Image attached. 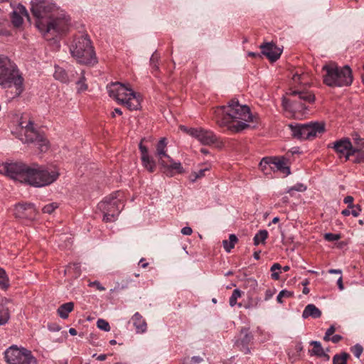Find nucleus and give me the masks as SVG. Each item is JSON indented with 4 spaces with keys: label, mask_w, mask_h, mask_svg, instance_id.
Masks as SVG:
<instances>
[{
    "label": "nucleus",
    "mask_w": 364,
    "mask_h": 364,
    "mask_svg": "<svg viewBox=\"0 0 364 364\" xmlns=\"http://www.w3.org/2000/svg\"><path fill=\"white\" fill-rule=\"evenodd\" d=\"M0 173L36 188L54 183L60 176L58 169L53 166L33 164L28 166L23 162H4L0 164Z\"/></svg>",
    "instance_id": "f257e3e1"
},
{
    "label": "nucleus",
    "mask_w": 364,
    "mask_h": 364,
    "mask_svg": "<svg viewBox=\"0 0 364 364\" xmlns=\"http://www.w3.org/2000/svg\"><path fill=\"white\" fill-rule=\"evenodd\" d=\"M31 12L36 18V26L45 38L48 34L53 38L68 30L70 18L65 15L55 16L54 4L48 0H31Z\"/></svg>",
    "instance_id": "f03ea898"
},
{
    "label": "nucleus",
    "mask_w": 364,
    "mask_h": 364,
    "mask_svg": "<svg viewBox=\"0 0 364 364\" xmlns=\"http://www.w3.org/2000/svg\"><path fill=\"white\" fill-rule=\"evenodd\" d=\"M215 114L217 124L232 133H238L248 128L249 122H257L250 107L240 104L235 98L230 100L228 105L217 107Z\"/></svg>",
    "instance_id": "7ed1b4c3"
},
{
    "label": "nucleus",
    "mask_w": 364,
    "mask_h": 364,
    "mask_svg": "<svg viewBox=\"0 0 364 364\" xmlns=\"http://www.w3.org/2000/svg\"><path fill=\"white\" fill-rule=\"evenodd\" d=\"M0 86L14 87V97H19L25 90L24 78L16 64L5 55L0 54Z\"/></svg>",
    "instance_id": "20e7f679"
},
{
    "label": "nucleus",
    "mask_w": 364,
    "mask_h": 364,
    "mask_svg": "<svg viewBox=\"0 0 364 364\" xmlns=\"http://www.w3.org/2000/svg\"><path fill=\"white\" fill-rule=\"evenodd\" d=\"M289 97H282V105L285 111L295 112L308 109L307 104L314 103L316 97L314 94L304 88L289 89L287 92Z\"/></svg>",
    "instance_id": "39448f33"
},
{
    "label": "nucleus",
    "mask_w": 364,
    "mask_h": 364,
    "mask_svg": "<svg viewBox=\"0 0 364 364\" xmlns=\"http://www.w3.org/2000/svg\"><path fill=\"white\" fill-rule=\"evenodd\" d=\"M325 74L323 83L329 87L349 86L353 82L352 70L348 65L338 67L334 63L325 64L322 68Z\"/></svg>",
    "instance_id": "423d86ee"
},
{
    "label": "nucleus",
    "mask_w": 364,
    "mask_h": 364,
    "mask_svg": "<svg viewBox=\"0 0 364 364\" xmlns=\"http://www.w3.org/2000/svg\"><path fill=\"white\" fill-rule=\"evenodd\" d=\"M109 97L125 105L129 110H137L141 107L140 95L131 88L119 82L107 86Z\"/></svg>",
    "instance_id": "0eeeda50"
},
{
    "label": "nucleus",
    "mask_w": 364,
    "mask_h": 364,
    "mask_svg": "<svg viewBox=\"0 0 364 364\" xmlns=\"http://www.w3.org/2000/svg\"><path fill=\"white\" fill-rule=\"evenodd\" d=\"M70 51L72 56L80 64L93 65L97 63L93 47L87 36L75 38L70 46Z\"/></svg>",
    "instance_id": "6e6552de"
},
{
    "label": "nucleus",
    "mask_w": 364,
    "mask_h": 364,
    "mask_svg": "<svg viewBox=\"0 0 364 364\" xmlns=\"http://www.w3.org/2000/svg\"><path fill=\"white\" fill-rule=\"evenodd\" d=\"M122 193L117 191L105 198L97 205V208L103 213L102 220L105 223L114 222L124 208Z\"/></svg>",
    "instance_id": "1a4fd4ad"
},
{
    "label": "nucleus",
    "mask_w": 364,
    "mask_h": 364,
    "mask_svg": "<svg viewBox=\"0 0 364 364\" xmlns=\"http://www.w3.org/2000/svg\"><path fill=\"white\" fill-rule=\"evenodd\" d=\"M292 136L298 139L311 140L325 132L323 122H311L306 124H296L289 125Z\"/></svg>",
    "instance_id": "9d476101"
},
{
    "label": "nucleus",
    "mask_w": 364,
    "mask_h": 364,
    "mask_svg": "<svg viewBox=\"0 0 364 364\" xmlns=\"http://www.w3.org/2000/svg\"><path fill=\"white\" fill-rule=\"evenodd\" d=\"M4 358L8 364H38L31 350L16 345L9 347L5 350Z\"/></svg>",
    "instance_id": "9b49d317"
},
{
    "label": "nucleus",
    "mask_w": 364,
    "mask_h": 364,
    "mask_svg": "<svg viewBox=\"0 0 364 364\" xmlns=\"http://www.w3.org/2000/svg\"><path fill=\"white\" fill-rule=\"evenodd\" d=\"M25 141L27 143H33L41 152H45L48 149V141L43 134L33 128V123L29 121L24 127Z\"/></svg>",
    "instance_id": "f8f14e48"
},
{
    "label": "nucleus",
    "mask_w": 364,
    "mask_h": 364,
    "mask_svg": "<svg viewBox=\"0 0 364 364\" xmlns=\"http://www.w3.org/2000/svg\"><path fill=\"white\" fill-rule=\"evenodd\" d=\"M184 130L189 135L197 139L203 145H211L218 140L217 136L213 132L202 128H185Z\"/></svg>",
    "instance_id": "ddd939ff"
},
{
    "label": "nucleus",
    "mask_w": 364,
    "mask_h": 364,
    "mask_svg": "<svg viewBox=\"0 0 364 364\" xmlns=\"http://www.w3.org/2000/svg\"><path fill=\"white\" fill-rule=\"evenodd\" d=\"M38 211L33 203H19L15 205L14 215L16 218L33 220L36 218Z\"/></svg>",
    "instance_id": "4468645a"
},
{
    "label": "nucleus",
    "mask_w": 364,
    "mask_h": 364,
    "mask_svg": "<svg viewBox=\"0 0 364 364\" xmlns=\"http://www.w3.org/2000/svg\"><path fill=\"white\" fill-rule=\"evenodd\" d=\"M252 339L253 337L250 333L249 328H244L241 329L238 335V338L235 341V345L245 354H249L251 352L249 345L252 342Z\"/></svg>",
    "instance_id": "2eb2a0df"
},
{
    "label": "nucleus",
    "mask_w": 364,
    "mask_h": 364,
    "mask_svg": "<svg viewBox=\"0 0 364 364\" xmlns=\"http://www.w3.org/2000/svg\"><path fill=\"white\" fill-rule=\"evenodd\" d=\"M261 53L265 55L271 62L277 61L282 53V50L273 43H265L259 46Z\"/></svg>",
    "instance_id": "dca6fc26"
},
{
    "label": "nucleus",
    "mask_w": 364,
    "mask_h": 364,
    "mask_svg": "<svg viewBox=\"0 0 364 364\" xmlns=\"http://www.w3.org/2000/svg\"><path fill=\"white\" fill-rule=\"evenodd\" d=\"M139 149L141 154V159L143 166L149 172H154L156 166V162L149 156L147 147L143 145L142 141H141L139 145Z\"/></svg>",
    "instance_id": "f3484780"
},
{
    "label": "nucleus",
    "mask_w": 364,
    "mask_h": 364,
    "mask_svg": "<svg viewBox=\"0 0 364 364\" xmlns=\"http://www.w3.org/2000/svg\"><path fill=\"white\" fill-rule=\"evenodd\" d=\"M328 147H332L334 150L340 154V157L345 156L348 152H350L353 145L348 138H343L340 140L336 141L333 146L328 145Z\"/></svg>",
    "instance_id": "a211bd4d"
},
{
    "label": "nucleus",
    "mask_w": 364,
    "mask_h": 364,
    "mask_svg": "<svg viewBox=\"0 0 364 364\" xmlns=\"http://www.w3.org/2000/svg\"><path fill=\"white\" fill-rule=\"evenodd\" d=\"M166 139L161 138L156 145L155 156L158 159L160 165H166V159H170V156L166 154Z\"/></svg>",
    "instance_id": "6ab92c4d"
},
{
    "label": "nucleus",
    "mask_w": 364,
    "mask_h": 364,
    "mask_svg": "<svg viewBox=\"0 0 364 364\" xmlns=\"http://www.w3.org/2000/svg\"><path fill=\"white\" fill-rule=\"evenodd\" d=\"M53 76L56 80L63 83H68L75 80V74L72 70H70L69 73H68L59 66L55 67Z\"/></svg>",
    "instance_id": "aec40b11"
},
{
    "label": "nucleus",
    "mask_w": 364,
    "mask_h": 364,
    "mask_svg": "<svg viewBox=\"0 0 364 364\" xmlns=\"http://www.w3.org/2000/svg\"><path fill=\"white\" fill-rule=\"evenodd\" d=\"M166 165L161 166L165 168L164 173L168 176H173V171H176L178 173H182L184 171L183 168L181 166V164L180 162L173 161V160L171 157L170 159H166Z\"/></svg>",
    "instance_id": "412c9836"
},
{
    "label": "nucleus",
    "mask_w": 364,
    "mask_h": 364,
    "mask_svg": "<svg viewBox=\"0 0 364 364\" xmlns=\"http://www.w3.org/2000/svg\"><path fill=\"white\" fill-rule=\"evenodd\" d=\"M309 344L310 346H313L312 349L309 350V354L310 356L323 358L326 360H329V355L325 352L323 348L322 347L319 341H312L309 343Z\"/></svg>",
    "instance_id": "4be33fe9"
},
{
    "label": "nucleus",
    "mask_w": 364,
    "mask_h": 364,
    "mask_svg": "<svg viewBox=\"0 0 364 364\" xmlns=\"http://www.w3.org/2000/svg\"><path fill=\"white\" fill-rule=\"evenodd\" d=\"M359 141L361 142L360 146H353L350 152H348V154L346 155V161L348 160L350 156L356 154L355 159L354 160L355 163H361L364 161V139H359Z\"/></svg>",
    "instance_id": "5701e85b"
},
{
    "label": "nucleus",
    "mask_w": 364,
    "mask_h": 364,
    "mask_svg": "<svg viewBox=\"0 0 364 364\" xmlns=\"http://www.w3.org/2000/svg\"><path fill=\"white\" fill-rule=\"evenodd\" d=\"M272 171H279L282 173L286 176L290 174V168L288 166H287L286 162L284 159H279L277 157H273L272 161Z\"/></svg>",
    "instance_id": "b1692460"
},
{
    "label": "nucleus",
    "mask_w": 364,
    "mask_h": 364,
    "mask_svg": "<svg viewBox=\"0 0 364 364\" xmlns=\"http://www.w3.org/2000/svg\"><path fill=\"white\" fill-rule=\"evenodd\" d=\"M321 311L314 304H308L302 314L303 318H307L311 317L313 318H318L321 316Z\"/></svg>",
    "instance_id": "393cba45"
},
{
    "label": "nucleus",
    "mask_w": 364,
    "mask_h": 364,
    "mask_svg": "<svg viewBox=\"0 0 364 364\" xmlns=\"http://www.w3.org/2000/svg\"><path fill=\"white\" fill-rule=\"evenodd\" d=\"M272 161L273 157H264L261 160L259 166L264 174H269L272 171Z\"/></svg>",
    "instance_id": "a878e982"
},
{
    "label": "nucleus",
    "mask_w": 364,
    "mask_h": 364,
    "mask_svg": "<svg viewBox=\"0 0 364 364\" xmlns=\"http://www.w3.org/2000/svg\"><path fill=\"white\" fill-rule=\"evenodd\" d=\"M74 304L73 302H68L62 304L58 309V315L62 318H67L68 317V314L73 310Z\"/></svg>",
    "instance_id": "bb28decb"
},
{
    "label": "nucleus",
    "mask_w": 364,
    "mask_h": 364,
    "mask_svg": "<svg viewBox=\"0 0 364 364\" xmlns=\"http://www.w3.org/2000/svg\"><path fill=\"white\" fill-rule=\"evenodd\" d=\"M80 273V266L79 264H70L65 269V274H72V277L75 278L78 277Z\"/></svg>",
    "instance_id": "cd10ccee"
},
{
    "label": "nucleus",
    "mask_w": 364,
    "mask_h": 364,
    "mask_svg": "<svg viewBox=\"0 0 364 364\" xmlns=\"http://www.w3.org/2000/svg\"><path fill=\"white\" fill-rule=\"evenodd\" d=\"M237 242V237H236V235L234 234H231L229 236V240H225L223 241V247L227 252H230L231 250L234 248L235 245L236 244Z\"/></svg>",
    "instance_id": "c85d7f7f"
},
{
    "label": "nucleus",
    "mask_w": 364,
    "mask_h": 364,
    "mask_svg": "<svg viewBox=\"0 0 364 364\" xmlns=\"http://www.w3.org/2000/svg\"><path fill=\"white\" fill-rule=\"evenodd\" d=\"M268 237V232L266 230H260L254 237V245H258L259 243H264Z\"/></svg>",
    "instance_id": "c756f323"
},
{
    "label": "nucleus",
    "mask_w": 364,
    "mask_h": 364,
    "mask_svg": "<svg viewBox=\"0 0 364 364\" xmlns=\"http://www.w3.org/2000/svg\"><path fill=\"white\" fill-rule=\"evenodd\" d=\"M9 287V279L6 271L0 267V287L2 289H6Z\"/></svg>",
    "instance_id": "7c9ffc66"
},
{
    "label": "nucleus",
    "mask_w": 364,
    "mask_h": 364,
    "mask_svg": "<svg viewBox=\"0 0 364 364\" xmlns=\"http://www.w3.org/2000/svg\"><path fill=\"white\" fill-rule=\"evenodd\" d=\"M349 358V354L343 352L340 355H335L333 358V364H347V360Z\"/></svg>",
    "instance_id": "2f4dec72"
},
{
    "label": "nucleus",
    "mask_w": 364,
    "mask_h": 364,
    "mask_svg": "<svg viewBox=\"0 0 364 364\" xmlns=\"http://www.w3.org/2000/svg\"><path fill=\"white\" fill-rule=\"evenodd\" d=\"M133 325L137 333H142L146 331L147 324L145 320H134Z\"/></svg>",
    "instance_id": "473e14b6"
},
{
    "label": "nucleus",
    "mask_w": 364,
    "mask_h": 364,
    "mask_svg": "<svg viewBox=\"0 0 364 364\" xmlns=\"http://www.w3.org/2000/svg\"><path fill=\"white\" fill-rule=\"evenodd\" d=\"M306 190V186L303 183H298L295 186L289 188L287 193H289L291 196H293V191L304 192Z\"/></svg>",
    "instance_id": "72a5a7b5"
},
{
    "label": "nucleus",
    "mask_w": 364,
    "mask_h": 364,
    "mask_svg": "<svg viewBox=\"0 0 364 364\" xmlns=\"http://www.w3.org/2000/svg\"><path fill=\"white\" fill-rule=\"evenodd\" d=\"M85 77L83 75V70H81L79 79L77 80L76 83L77 85V90L78 91H84L87 88V85L85 83Z\"/></svg>",
    "instance_id": "f704fd0d"
},
{
    "label": "nucleus",
    "mask_w": 364,
    "mask_h": 364,
    "mask_svg": "<svg viewBox=\"0 0 364 364\" xmlns=\"http://www.w3.org/2000/svg\"><path fill=\"white\" fill-rule=\"evenodd\" d=\"M242 295V292L238 289L233 290L231 296L230 297L229 304L231 306H234L237 304V300Z\"/></svg>",
    "instance_id": "c9c22d12"
},
{
    "label": "nucleus",
    "mask_w": 364,
    "mask_h": 364,
    "mask_svg": "<svg viewBox=\"0 0 364 364\" xmlns=\"http://www.w3.org/2000/svg\"><path fill=\"white\" fill-rule=\"evenodd\" d=\"M208 168H203V169H200L198 171H195L193 173H192L191 175H190V180L192 181V182H195L197 179L198 178H200L202 177H203L205 176V172L206 171H208Z\"/></svg>",
    "instance_id": "e433bc0d"
},
{
    "label": "nucleus",
    "mask_w": 364,
    "mask_h": 364,
    "mask_svg": "<svg viewBox=\"0 0 364 364\" xmlns=\"http://www.w3.org/2000/svg\"><path fill=\"white\" fill-rule=\"evenodd\" d=\"M11 21L14 26L19 27L23 23L22 17L15 11L11 14Z\"/></svg>",
    "instance_id": "4c0bfd02"
},
{
    "label": "nucleus",
    "mask_w": 364,
    "mask_h": 364,
    "mask_svg": "<svg viewBox=\"0 0 364 364\" xmlns=\"http://www.w3.org/2000/svg\"><path fill=\"white\" fill-rule=\"evenodd\" d=\"M58 208V205L57 203H49L48 205H46L42 208V211H43V213L51 214Z\"/></svg>",
    "instance_id": "58836bf2"
},
{
    "label": "nucleus",
    "mask_w": 364,
    "mask_h": 364,
    "mask_svg": "<svg viewBox=\"0 0 364 364\" xmlns=\"http://www.w3.org/2000/svg\"><path fill=\"white\" fill-rule=\"evenodd\" d=\"M282 268L281 265L279 263H274L270 269L272 272V278L274 280H278L279 279V272H276V270H279Z\"/></svg>",
    "instance_id": "ea45409f"
},
{
    "label": "nucleus",
    "mask_w": 364,
    "mask_h": 364,
    "mask_svg": "<svg viewBox=\"0 0 364 364\" xmlns=\"http://www.w3.org/2000/svg\"><path fill=\"white\" fill-rule=\"evenodd\" d=\"M293 295V293L289 291H287V290H282L279 294L277 295V301L282 304L283 303V301H282V299L283 298H289V297H291Z\"/></svg>",
    "instance_id": "a19ab883"
},
{
    "label": "nucleus",
    "mask_w": 364,
    "mask_h": 364,
    "mask_svg": "<svg viewBox=\"0 0 364 364\" xmlns=\"http://www.w3.org/2000/svg\"><path fill=\"white\" fill-rule=\"evenodd\" d=\"M159 59V55L156 53V52L154 53L150 58V65L153 70H158V61Z\"/></svg>",
    "instance_id": "79ce46f5"
},
{
    "label": "nucleus",
    "mask_w": 364,
    "mask_h": 364,
    "mask_svg": "<svg viewBox=\"0 0 364 364\" xmlns=\"http://www.w3.org/2000/svg\"><path fill=\"white\" fill-rule=\"evenodd\" d=\"M350 350L354 354V355L356 358H359L363 351V348L360 344H355L350 348Z\"/></svg>",
    "instance_id": "37998d69"
},
{
    "label": "nucleus",
    "mask_w": 364,
    "mask_h": 364,
    "mask_svg": "<svg viewBox=\"0 0 364 364\" xmlns=\"http://www.w3.org/2000/svg\"><path fill=\"white\" fill-rule=\"evenodd\" d=\"M97 327L103 331H109L110 330L109 324L107 320H97Z\"/></svg>",
    "instance_id": "c03bdc74"
},
{
    "label": "nucleus",
    "mask_w": 364,
    "mask_h": 364,
    "mask_svg": "<svg viewBox=\"0 0 364 364\" xmlns=\"http://www.w3.org/2000/svg\"><path fill=\"white\" fill-rule=\"evenodd\" d=\"M341 238V235L339 234H333V233H326L324 235V239L329 242L336 241Z\"/></svg>",
    "instance_id": "a18cd8bd"
},
{
    "label": "nucleus",
    "mask_w": 364,
    "mask_h": 364,
    "mask_svg": "<svg viewBox=\"0 0 364 364\" xmlns=\"http://www.w3.org/2000/svg\"><path fill=\"white\" fill-rule=\"evenodd\" d=\"M354 198L351 196H348L345 197L343 202L346 204H348V208H354V204H353Z\"/></svg>",
    "instance_id": "49530a36"
},
{
    "label": "nucleus",
    "mask_w": 364,
    "mask_h": 364,
    "mask_svg": "<svg viewBox=\"0 0 364 364\" xmlns=\"http://www.w3.org/2000/svg\"><path fill=\"white\" fill-rule=\"evenodd\" d=\"M336 329L333 326H331L326 331L324 336V340L328 341L330 340V336H331L334 332Z\"/></svg>",
    "instance_id": "de8ad7c7"
},
{
    "label": "nucleus",
    "mask_w": 364,
    "mask_h": 364,
    "mask_svg": "<svg viewBox=\"0 0 364 364\" xmlns=\"http://www.w3.org/2000/svg\"><path fill=\"white\" fill-rule=\"evenodd\" d=\"M351 214L354 217H358L361 212V207L360 205H354V208H351Z\"/></svg>",
    "instance_id": "09e8293b"
},
{
    "label": "nucleus",
    "mask_w": 364,
    "mask_h": 364,
    "mask_svg": "<svg viewBox=\"0 0 364 364\" xmlns=\"http://www.w3.org/2000/svg\"><path fill=\"white\" fill-rule=\"evenodd\" d=\"M48 328L50 331H58L60 329V326L55 323H50L48 324Z\"/></svg>",
    "instance_id": "8fccbe9b"
},
{
    "label": "nucleus",
    "mask_w": 364,
    "mask_h": 364,
    "mask_svg": "<svg viewBox=\"0 0 364 364\" xmlns=\"http://www.w3.org/2000/svg\"><path fill=\"white\" fill-rule=\"evenodd\" d=\"M89 286L95 287L99 291H105V288L98 281L90 282Z\"/></svg>",
    "instance_id": "3c124183"
},
{
    "label": "nucleus",
    "mask_w": 364,
    "mask_h": 364,
    "mask_svg": "<svg viewBox=\"0 0 364 364\" xmlns=\"http://www.w3.org/2000/svg\"><path fill=\"white\" fill-rule=\"evenodd\" d=\"M193 232L190 227H184L181 229V233L184 235H191Z\"/></svg>",
    "instance_id": "603ef678"
},
{
    "label": "nucleus",
    "mask_w": 364,
    "mask_h": 364,
    "mask_svg": "<svg viewBox=\"0 0 364 364\" xmlns=\"http://www.w3.org/2000/svg\"><path fill=\"white\" fill-rule=\"evenodd\" d=\"M203 360V358L200 356H193L191 359V361L193 364H198L200 363Z\"/></svg>",
    "instance_id": "864d4df0"
},
{
    "label": "nucleus",
    "mask_w": 364,
    "mask_h": 364,
    "mask_svg": "<svg viewBox=\"0 0 364 364\" xmlns=\"http://www.w3.org/2000/svg\"><path fill=\"white\" fill-rule=\"evenodd\" d=\"M341 339L342 336L338 334H336L330 338V340L334 343L339 342Z\"/></svg>",
    "instance_id": "5fc2aeb1"
},
{
    "label": "nucleus",
    "mask_w": 364,
    "mask_h": 364,
    "mask_svg": "<svg viewBox=\"0 0 364 364\" xmlns=\"http://www.w3.org/2000/svg\"><path fill=\"white\" fill-rule=\"evenodd\" d=\"M303 79V75H299L298 73H295L293 77H292V80H294V82H299L301 80Z\"/></svg>",
    "instance_id": "6e6d98bb"
},
{
    "label": "nucleus",
    "mask_w": 364,
    "mask_h": 364,
    "mask_svg": "<svg viewBox=\"0 0 364 364\" xmlns=\"http://www.w3.org/2000/svg\"><path fill=\"white\" fill-rule=\"evenodd\" d=\"M139 265L142 268H146L148 267L149 263L145 262V259L141 258L139 262Z\"/></svg>",
    "instance_id": "4d7b16f0"
},
{
    "label": "nucleus",
    "mask_w": 364,
    "mask_h": 364,
    "mask_svg": "<svg viewBox=\"0 0 364 364\" xmlns=\"http://www.w3.org/2000/svg\"><path fill=\"white\" fill-rule=\"evenodd\" d=\"M337 284L340 290L343 289V279L341 277H339V279L337 281Z\"/></svg>",
    "instance_id": "13d9d810"
},
{
    "label": "nucleus",
    "mask_w": 364,
    "mask_h": 364,
    "mask_svg": "<svg viewBox=\"0 0 364 364\" xmlns=\"http://www.w3.org/2000/svg\"><path fill=\"white\" fill-rule=\"evenodd\" d=\"M18 9H19V11H20L21 14H24V15H25V16H28V13H27V11H26V8H25L24 6H20L18 7Z\"/></svg>",
    "instance_id": "bf43d9fd"
},
{
    "label": "nucleus",
    "mask_w": 364,
    "mask_h": 364,
    "mask_svg": "<svg viewBox=\"0 0 364 364\" xmlns=\"http://www.w3.org/2000/svg\"><path fill=\"white\" fill-rule=\"evenodd\" d=\"M115 114H119V115H122V110L119 108H115L114 109V112L112 114L113 117L115 116Z\"/></svg>",
    "instance_id": "052dcab7"
},
{
    "label": "nucleus",
    "mask_w": 364,
    "mask_h": 364,
    "mask_svg": "<svg viewBox=\"0 0 364 364\" xmlns=\"http://www.w3.org/2000/svg\"><path fill=\"white\" fill-rule=\"evenodd\" d=\"M350 208H348V209H345L343 210H342L341 213L342 215H343L344 216H348L351 214V210H350Z\"/></svg>",
    "instance_id": "680f3d73"
},
{
    "label": "nucleus",
    "mask_w": 364,
    "mask_h": 364,
    "mask_svg": "<svg viewBox=\"0 0 364 364\" xmlns=\"http://www.w3.org/2000/svg\"><path fill=\"white\" fill-rule=\"evenodd\" d=\"M328 273L329 274H341L342 272L341 269H331L328 270Z\"/></svg>",
    "instance_id": "e2e57ef3"
},
{
    "label": "nucleus",
    "mask_w": 364,
    "mask_h": 364,
    "mask_svg": "<svg viewBox=\"0 0 364 364\" xmlns=\"http://www.w3.org/2000/svg\"><path fill=\"white\" fill-rule=\"evenodd\" d=\"M248 55L250 56V57H254V58H255V57H260L261 58L262 57L260 53H254V52H249L248 53Z\"/></svg>",
    "instance_id": "0e129e2a"
},
{
    "label": "nucleus",
    "mask_w": 364,
    "mask_h": 364,
    "mask_svg": "<svg viewBox=\"0 0 364 364\" xmlns=\"http://www.w3.org/2000/svg\"><path fill=\"white\" fill-rule=\"evenodd\" d=\"M260 251H257V252H255L254 254H253V257L255 259L258 260L259 259V255H260Z\"/></svg>",
    "instance_id": "69168bd1"
},
{
    "label": "nucleus",
    "mask_w": 364,
    "mask_h": 364,
    "mask_svg": "<svg viewBox=\"0 0 364 364\" xmlns=\"http://www.w3.org/2000/svg\"><path fill=\"white\" fill-rule=\"evenodd\" d=\"M359 139H360V137H356V138L354 139L355 144V147L360 146L361 142L359 141Z\"/></svg>",
    "instance_id": "338daca9"
},
{
    "label": "nucleus",
    "mask_w": 364,
    "mask_h": 364,
    "mask_svg": "<svg viewBox=\"0 0 364 364\" xmlns=\"http://www.w3.org/2000/svg\"><path fill=\"white\" fill-rule=\"evenodd\" d=\"M69 333L72 336L77 335V331L75 328H71L69 329Z\"/></svg>",
    "instance_id": "774afa93"
}]
</instances>
